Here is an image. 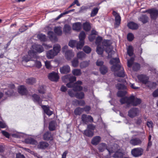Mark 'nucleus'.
<instances>
[{
  "label": "nucleus",
  "mask_w": 158,
  "mask_h": 158,
  "mask_svg": "<svg viewBox=\"0 0 158 158\" xmlns=\"http://www.w3.org/2000/svg\"><path fill=\"white\" fill-rule=\"evenodd\" d=\"M120 102L122 105L126 103L127 107H129L130 105L135 106L140 104L141 100L140 99L135 98L133 95H131L129 97H122L120 100Z\"/></svg>",
  "instance_id": "nucleus-1"
},
{
  "label": "nucleus",
  "mask_w": 158,
  "mask_h": 158,
  "mask_svg": "<svg viewBox=\"0 0 158 158\" xmlns=\"http://www.w3.org/2000/svg\"><path fill=\"white\" fill-rule=\"evenodd\" d=\"M61 47L60 45L56 44L53 47V50L48 51L46 53V56L48 59H52L56 56L60 52Z\"/></svg>",
  "instance_id": "nucleus-2"
},
{
  "label": "nucleus",
  "mask_w": 158,
  "mask_h": 158,
  "mask_svg": "<svg viewBox=\"0 0 158 158\" xmlns=\"http://www.w3.org/2000/svg\"><path fill=\"white\" fill-rule=\"evenodd\" d=\"M95 127L92 124H89L87 125V129L83 133L84 135L89 137H92L94 135V130Z\"/></svg>",
  "instance_id": "nucleus-3"
},
{
  "label": "nucleus",
  "mask_w": 158,
  "mask_h": 158,
  "mask_svg": "<svg viewBox=\"0 0 158 158\" xmlns=\"http://www.w3.org/2000/svg\"><path fill=\"white\" fill-rule=\"evenodd\" d=\"M112 14L115 18L114 27L115 28H118L121 23V16L119 13L115 11H113Z\"/></svg>",
  "instance_id": "nucleus-4"
},
{
  "label": "nucleus",
  "mask_w": 158,
  "mask_h": 158,
  "mask_svg": "<svg viewBox=\"0 0 158 158\" xmlns=\"http://www.w3.org/2000/svg\"><path fill=\"white\" fill-rule=\"evenodd\" d=\"M146 12L150 14L151 19L153 20H156L158 16V10L155 8L147 10Z\"/></svg>",
  "instance_id": "nucleus-5"
},
{
  "label": "nucleus",
  "mask_w": 158,
  "mask_h": 158,
  "mask_svg": "<svg viewBox=\"0 0 158 158\" xmlns=\"http://www.w3.org/2000/svg\"><path fill=\"white\" fill-rule=\"evenodd\" d=\"M81 120L83 123L85 124H87L89 123H92L93 122V118L91 116L85 114L82 115Z\"/></svg>",
  "instance_id": "nucleus-6"
},
{
  "label": "nucleus",
  "mask_w": 158,
  "mask_h": 158,
  "mask_svg": "<svg viewBox=\"0 0 158 158\" xmlns=\"http://www.w3.org/2000/svg\"><path fill=\"white\" fill-rule=\"evenodd\" d=\"M143 150L140 148H135L132 150L131 152L132 155L135 157L141 156L143 154Z\"/></svg>",
  "instance_id": "nucleus-7"
},
{
  "label": "nucleus",
  "mask_w": 158,
  "mask_h": 158,
  "mask_svg": "<svg viewBox=\"0 0 158 158\" xmlns=\"http://www.w3.org/2000/svg\"><path fill=\"white\" fill-rule=\"evenodd\" d=\"M137 78L139 82L144 84H146L148 82L149 77L146 75L140 74L137 76Z\"/></svg>",
  "instance_id": "nucleus-8"
},
{
  "label": "nucleus",
  "mask_w": 158,
  "mask_h": 158,
  "mask_svg": "<svg viewBox=\"0 0 158 158\" xmlns=\"http://www.w3.org/2000/svg\"><path fill=\"white\" fill-rule=\"evenodd\" d=\"M139 113V109L135 107H133L128 111V115L131 118H133L136 116Z\"/></svg>",
  "instance_id": "nucleus-9"
},
{
  "label": "nucleus",
  "mask_w": 158,
  "mask_h": 158,
  "mask_svg": "<svg viewBox=\"0 0 158 158\" xmlns=\"http://www.w3.org/2000/svg\"><path fill=\"white\" fill-rule=\"evenodd\" d=\"M48 77L51 81L55 82L57 81L59 78L58 73L54 72L49 73Z\"/></svg>",
  "instance_id": "nucleus-10"
},
{
  "label": "nucleus",
  "mask_w": 158,
  "mask_h": 158,
  "mask_svg": "<svg viewBox=\"0 0 158 158\" xmlns=\"http://www.w3.org/2000/svg\"><path fill=\"white\" fill-rule=\"evenodd\" d=\"M32 98L35 103H37L40 106H41L43 100L39 95L36 94H34L32 95Z\"/></svg>",
  "instance_id": "nucleus-11"
},
{
  "label": "nucleus",
  "mask_w": 158,
  "mask_h": 158,
  "mask_svg": "<svg viewBox=\"0 0 158 158\" xmlns=\"http://www.w3.org/2000/svg\"><path fill=\"white\" fill-rule=\"evenodd\" d=\"M62 79L64 82H66V80H68L70 82L73 83L76 81V77L73 76H70L69 75H67L63 77Z\"/></svg>",
  "instance_id": "nucleus-12"
},
{
  "label": "nucleus",
  "mask_w": 158,
  "mask_h": 158,
  "mask_svg": "<svg viewBox=\"0 0 158 158\" xmlns=\"http://www.w3.org/2000/svg\"><path fill=\"white\" fill-rule=\"evenodd\" d=\"M43 139L44 140H52L53 139V136L51 132L49 131H47L45 132L43 135Z\"/></svg>",
  "instance_id": "nucleus-13"
},
{
  "label": "nucleus",
  "mask_w": 158,
  "mask_h": 158,
  "mask_svg": "<svg viewBox=\"0 0 158 158\" xmlns=\"http://www.w3.org/2000/svg\"><path fill=\"white\" fill-rule=\"evenodd\" d=\"M33 49L36 51V52L39 53H40L44 51V48L42 46L35 44L32 45Z\"/></svg>",
  "instance_id": "nucleus-14"
},
{
  "label": "nucleus",
  "mask_w": 158,
  "mask_h": 158,
  "mask_svg": "<svg viewBox=\"0 0 158 158\" xmlns=\"http://www.w3.org/2000/svg\"><path fill=\"white\" fill-rule=\"evenodd\" d=\"M48 143L45 141H41L37 145L38 148L41 149H45L49 146Z\"/></svg>",
  "instance_id": "nucleus-15"
},
{
  "label": "nucleus",
  "mask_w": 158,
  "mask_h": 158,
  "mask_svg": "<svg viewBox=\"0 0 158 158\" xmlns=\"http://www.w3.org/2000/svg\"><path fill=\"white\" fill-rule=\"evenodd\" d=\"M60 70L61 73L66 74L70 72V68L69 66L66 65L60 67Z\"/></svg>",
  "instance_id": "nucleus-16"
},
{
  "label": "nucleus",
  "mask_w": 158,
  "mask_h": 158,
  "mask_svg": "<svg viewBox=\"0 0 158 158\" xmlns=\"http://www.w3.org/2000/svg\"><path fill=\"white\" fill-rule=\"evenodd\" d=\"M40 106L44 110V113L47 115L50 116L53 114V112L50 110L49 106H47L46 105H42V104Z\"/></svg>",
  "instance_id": "nucleus-17"
},
{
  "label": "nucleus",
  "mask_w": 158,
  "mask_h": 158,
  "mask_svg": "<svg viewBox=\"0 0 158 158\" xmlns=\"http://www.w3.org/2000/svg\"><path fill=\"white\" fill-rule=\"evenodd\" d=\"M130 143L134 146L137 145L141 144L142 141L139 138H135L131 139L130 141Z\"/></svg>",
  "instance_id": "nucleus-18"
},
{
  "label": "nucleus",
  "mask_w": 158,
  "mask_h": 158,
  "mask_svg": "<svg viewBox=\"0 0 158 158\" xmlns=\"http://www.w3.org/2000/svg\"><path fill=\"white\" fill-rule=\"evenodd\" d=\"M18 92L22 95H26L27 94V90L24 85H20L18 88Z\"/></svg>",
  "instance_id": "nucleus-19"
},
{
  "label": "nucleus",
  "mask_w": 158,
  "mask_h": 158,
  "mask_svg": "<svg viewBox=\"0 0 158 158\" xmlns=\"http://www.w3.org/2000/svg\"><path fill=\"white\" fill-rule=\"evenodd\" d=\"M127 26L129 29L132 30H136L139 27L138 24L133 22H131L129 23Z\"/></svg>",
  "instance_id": "nucleus-20"
},
{
  "label": "nucleus",
  "mask_w": 158,
  "mask_h": 158,
  "mask_svg": "<svg viewBox=\"0 0 158 158\" xmlns=\"http://www.w3.org/2000/svg\"><path fill=\"white\" fill-rule=\"evenodd\" d=\"M101 140V138L99 136H96L94 137L92 139L91 143L95 145H97Z\"/></svg>",
  "instance_id": "nucleus-21"
},
{
  "label": "nucleus",
  "mask_w": 158,
  "mask_h": 158,
  "mask_svg": "<svg viewBox=\"0 0 158 158\" xmlns=\"http://www.w3.org/2000/svg\"><path fill=\"white\" fill-rule=\"evenodd\" d=\"M26 143L32 145H36L37 143V141L32 138H28L25 139Z\"/></svg>",
  "instance_id": "nucleus-22"
},
{
  "label": "nucleus",
  "mask_w": 158,
  "mask_h": 158,
  "mask_svg": "<svg viewBox=\"0 0 158 158\" xmlns=\"http://www.w3.org/2000/svg\"><path fill=\"white\" fill-rule=\"evenodd\" d=\"M74 56V53L71 50H69L65 52V56L66 59L69 60Z\"/></svg>",
  "instance_id": "nucleus-23"
},
{
  "label": "nucleus",
  "mask_w": 158,
  "mask_h": 158,
  "mask_svg": "<svg viewBox=\"0 0 158 158\" xmlns=\"http://www.w3.org/2000/svg\"><path fill=\"white\" fill-rule=\"evenodd\" d=\"M122 68L120 65L118 64H115L112 66L111 70L112 71L115 72L120 70Z\"/></svg>",
  "instance_id": "nucleus-24"
},
{
  "label": "nucleus",
  "mask_w": 158,
  "mask_h": 158,
  "mask_svg": "<svg viewBox=\"0 0 158 158\" xmlns=\"http://www.w3.org/2000/svg\"><path fill=\"white\" fill-rule=\"evenodd\" d=\"M81 24L80 22H77L74 23L73 25V30L79 31L81 29Z\"/></svg>",
  "instance_id": "nucleus-25"
},
{
  "label": "nucleus",
  "mask_w": 158,
  "mask_h": 158,
  "mask_svg": "<svg viewBox=\"0 0 158 158\" xmlns=\"http://www.w3.org/2000/svg\"><path fill=\"white\" fill-rule=\"evenodd\" d=\"M48 128L50 131H54L56 129V123L54 121H52L49 123Z\"/></svg>",
  "instance_id": "nucleus-26"
},
{
  "label": "nucleus",
  "mask_w": 158,
  "mask_h": 158,
  "mask_svg": "<svg viewBox=\"0 0 158 158\" xmlns=\"http://www.w3.org/2000/svg\"><path fill=\"white\" fill-rule=\"evenodd\" d=\"M91 27L90 23L86 22L83 24V29L86 31H88L91 29Z\"/></svg>",
  "instance_id": "nucleus-27"
},
{
  "label": "nucleus",
  "mask_w": 158,
  "mask_h": 158,
  "mask_svg": "<svg viewBox=\"0 0 158 158\" xmlns=\"http://www.w3.org/2000/svg\"><path fill=\"white\" fill-rule=\"evenodd\" d=\"M148 17L146 15H143L139 17V20L143 24H145L148 22Z\"/></svg>",
  "instance_id": "nucleus-28"
},
{
  "label": "nucleus",
  "mask_w": 158,
  "mask_h": 158,
  "mask_svg": "<svg viewBox=\"0 0 158 158\" xmlns=\"http://www.w3.org/2000/svg\"><path fill=\"white\" fill-rule=\"evenodd\" d=\"M119 70L120 71L117 72L116 73L117 76L121 77H125V74L123 68H122Z\"/></svg>",
  "instance_id": "nucleus-29"
},
{
  "label": "nucleus",
  "mask_w": 158,
  "mask_h": 158,
  "mask_svg": "<svg viewBox=\"0 0 158 158\" xmlns=\"http://www.w3.org/2000/svg\"><path fill=\"white\" fill-rule=\"evenodd\" d=\"M99 71L102 74L105 75L108 72L107 67L105 65H102L100 67Z\"/></svg>",
  "instance_id": "nucleus-30"
},
{
  "label": "nucleus",
  "mask_w": 158,
  "mask_h": 158,
  "mask_svg": "<svg viewBox=\"0 0 158 158\" xmlns=\"http://www.w3.org/2000/svg\"><path fill=\"white\" fill-rule=\"evenodd\" d=\"M54 32L58 35H61L62 33L61 27H55L54 29Z\"/></svg>",
  "instance_id": "nucleus-31"
},
{
  "label": "nucleus",
  "mask_w": 158,
  "mask_h": 158,
  "mask_svg": "<svg viewBox=\"0 0 158 158\" xmlns=\"http://www.w3.org/2000/svg\"><path fill=\"white\" fill-rule=\"evenodd\" d=\"M37 37L42 42H45L47 40L46 35L42 34L40 33L38 34L37 35Z\"/></svg>",
  "instance_id": "nucleus-32"
},
{
  "label": "nucleus",
  "mask_w": 158,
  "mask_h": 158,
  "mask_svg": "<svg viewBox=\"0 0 158 158\" xmlns=\"http://www.w3.org/2000/svg\"><path fill=\"white\" fill-rule=\"evenodd\" d=\"M36 54V53L35 52L32 50H29L28 52V55L31 57V58L37 59V56Z\"/></svg>",
  "instance_id": "nucleus-33"
},
{
  "label": "nucleus",
  "mask_w": 158,
  "mask_h": 158,
  "mask_svg": "<svg viewBox=\"0 0 158 158\" xmlns=\"http://www.w3.org/2000/svg\"><path fill=\"white\" fill-rule=\"evenodd\" d=\"M36 81V79L33 77H30L27 79L26 80V83L29 85H31L35 83Z\"/></svg>",
  "instance_id": "nucleus-34"
},
{
  "label": "nucleus",
  "mask_w": 158,
  "mask_h": 158,
  "mask_svg": "<svg viewBox=\"0 0 158 158\" xmlns=\"http://www.w3.org/2000/svg\"><path fill=\"white\" fill-rule=\"evenodd\" d=\"M85 41H79L78 42L77 41V43L76 44V47L77 49H81L82 48L83 46L84 45Z\"/></svg>",
  "instance_id": "nucleus-35"
},
{
  "label": "nucleus",
  "mask_w": 158,
  "mask_h": 158,
  "mask_svg": "<svg viewBox=\"0 0 158 158\" xmlns=\"http://www.w3.org/2000/svg\"><path fill=\"white\" fill-rule=\"evenodd\" d=\"M72 73L74 75L76 76H80L82 73L81 70L78 69H73L72 71Z\"/></svg>",
  "instance_id": "nucleus-36"
},
{
  "label": "nucleus",
  "mask_w": 158,
  "mask_h": 158,
  "mask_svg": "<svg viewBox=\"0 0 158 158\" xmlns=\"http://www.w3.org/2000/svg\"><path fill=\"white\" fill-rule=\"evenodd\" d=\"M140 68V64L137 63H135L133 64L132 69L134 71H137L139 70Z\"/></svg>",
  "instance_id": "nucleus-37"
},
{
  "label": "nucleus",
  "mask_w": 158,
  "mask_h": 158,
  "mask_svg": "<svg viewBox=\"0 0 158 158\" xmlns=\"http://www.w3.org/2000/svg\"><path fill=\"white\" fill-rule=\"evenodd\" d=\"M133 48L132 46L130 45L127 49V53L130 56H132L133 54Z\"/></svg>",
  "instance_id": "nucleus-38"
},
{
  "label": "nucleus",
  "mask_w": 158,
  "mask_h": 158,
  "mask_svg": "<svg viewBox=\"0 0 158 158\" xmlns=\"http://www.w3.org/2000/svg\"><path fill=\"white\" fill-rule=\"evenodd\" d=\"M86 37V34L84 31H82L79 34V38L80 41H85L84 40Z\"/></svg>",
  "instance_id": "nucleus-39"
},
{
  "label": "nucleus",
  "mask_w": 158,
  "mask_h": 158,
  "mask_svg": "<svg viewBox=\"0 0 158 158\" xmlns=\"http://www.w3.org/2000/svg\"><path fill=\"white\" fill-rule=\"evenodd\" d=\"M84 93L83 92H80L76 93L75 97L78 99H82L84 98Z\"/></svg>",
  "instance_id": "nucleus-40"
},
{
  "label": "nucleus",
  "mask_w": 158,
  "mask_h": 158,
  "mask_svg": "<svg viewBox=\"0 0 158 158\" xmlns=\"http://www.w3.org/2000/svg\"><path fill=\"white\" fill-rule=\"evenodd\" d=\"M71 30V27L68 24L64 25L63 28V31L65 34L69 33Z\"/></svg>",
  "instance_id": "nucleus-41"
},
{
  "label": "nucleus",
  "mask_w": 158,
  "mask_h": 158,
  "mask_svg": "<svg viewBox=\"0 0 158 158\" xmlns=\"http://www.w3.org/2000/svg\"><path fill=\"white\" fill-rule=\"evenodd\" d=\"M83 112V109L80 107L76 108L74 111V113L76 115H80Z\"/></svg>",
  "instance_id": "nucleus-42"
},
{
  "label": "nucleus",
  "mask_w": 158,
  "mask_h": 158,
  "mask_svg": "<svg viewBox=\"0 0 158 158\" xmlns=\"http://www.w3.org/2000/svg\"><path fill=\"white\" fill-rule=\"evenodd\" d=\"M82 89L83 88L82 86L74 84L73 86V90L75 92L80 91L82 90Z\"/></svg>",
  "instance_id": "nucleus-43"
},
{
  "label": "nucleus",
  "mask_w": 158,
  "mask_h": 158,
  "mask_svg": "<svg viewBox=\"0 0 158 158\" xmlns=\"http://www.w3.org/2000/svg\"><path fill=\"white\" fill-rule=\"evenodd\" d=\"M126 91H118L117 94V96L119 97L122 98L124 96L127 94Z\"/></svg>",
  "instance_id": "nucleus-44"
},
{
  "label": "nucleus",
  "mask_w": 158,
  "mask_h": 158,
  "mask_svg": "<svg viewBox=\"0 0 158 158\" xmlns=\"http://www.w3.org/2000/svg\"><path fill=\"white\" fill-rule=\"evenodd\" d=\"M106 148V145L105 143H102L100 144L98 150L100 152H102Z\"/></svg>",
  "instance_id": "nucleus-45"
},
{
  "label": "nucleus",
  "mask_w": 158,
  "mask_h": 158,
  "mask_svg": "<svg viewBox=\"0 0 158 158\" xmlns=\"http://www.w3.org/2000/svg\"><path fill=\"white\" fill-rule=\"evenodd\" d=\"M99 10V8L97 7L94 8L91 12L90 16L93 17L95 16L98 13Z\"/></svg>",
  "instance_id": "nucleus-46"
},
{
  "label": "nucleus",
  "mask_w": 158,
  "mask_h": 158,
  "mask_svg": "<svg viewBox=\"0 0 158 158\" xmlns=\"http://www.w3.org/2000/svg\"><path fill=\"white\" fill-rule=\"evenodd\" d=\"M116 87L118 90H125L126 89L125 85L120 83H118L116 85Z\"/></svg>",
  "instance_id": "nucleus-47"
},
{
  "label": "nucleus",
  "mask_w": 158,
  "mask_h": 158,
  "mask_svg": "<svg viewBox=\"0 0 158 158\" xmlns=\"http://www.w3.org/2000/svg\"><path fill=\"white\" fill-rule=\"evenodd\" d=\"M147 84H148V87H149L150 89L155 88V87L157 85V84L156 82H151L150 81H149Z\"/></svg>",
  "instance_id": "nucleus-48"
},
{
  "label": "nucleus",
  "mask_w": 158,
  "mask_h": 158,
  "mask_svg": "<svg viewBox=\"0 0 158 158\" xmlns=\"http://www.w3.org/2000/svg\"><path fill=\"white\" fill-rule=\"evenodd\" d=\"M72 64L74 67H77L78 65V59L75 58L72 61Z\"/></svg>",
  "instance_id": "nucleus-49"
},
{
  "label": "nucleus",
  "mask_w": 158,
  "mask_h": 158,
  "mask_svg": "<svg viewBox=\"0 0 158 158\" xmlns=\"http://www.w3.org/2000/svg\"><path fill=\"white\" fill-rule=\"evenodd\" d=\"M120 62L119 59L118 58H115L111 59L110 61V63L111 64H114V63L118 64Z\"/></svg>",
  "instance_id": "nucleus-50"
},
{
  "label": "nucleus",
  "mask_w": 158,
  "mask_h": 158,
  "mask_svg": "<svg viewBox=\"0 0 158 158\" xmlns=\"http://www.w3.org/2000/svg\"><path fill=\"white\" fill-rule=\"evenodd\" d=\"M134 35L132 33H128L127 36V39L128 41H132L134 40Z\"/></svg>",
  "instance_id": "nucleus-51"
},
{
  "label": "nucleus",
  "mask_w": 158,
  "mask_h": 158,
  "mask_svg": "<svg viewBox=\"0 0 158 158\" xmlns=\"http://www.w3.org/2000/svg\"><path fill=\"white\" fill-rule=\"evenodd\" d=\"M86 54L83 52H81L77 53V56L78 59H81L86 56Z\"/></svg>",
  "instance_id": "nucleus-52"
},
{
  "label": "nucleus",
  "mask_w": 158,
  "mask_h": 158,
  "mask_svg": "<svg viewBox=\"0 0 158 158\" xmlns=\"http://www.w3.org/2000/svg\"><path fill=\"white\" fill-rule=\"evenodd\" d=\"M102 44L105 47H109L111 44L110 40H104L102 43Z\"/></svg>",
  "instance_id": "nucleus-53"
},
{
  "label": "nucleus",
  "mask_w": 158,
  "mask_h": 158,
  "mask_svg": "<svg viewBox=\"0 0 158 158\" xmlns=\"http://www.w3.org/2000/svg\"><path fill=\"white\" fill-rule=\"evenodd\" d=\"M83 50L86 53L88 54L90 52L91 50L90 47L88 46H85L84 47Z\"/></svg>",
  "instance_id": "nucleus-54"
},
{
  "label": "nucleus",
  "mask_w": 158,
  "mask_h": 158,
  "mask_svg": "<svg viewBox=\"0 0 158 158\" xmlns=\"http://www.w3.org/2000/svg\"><path fill=\"white\" fill-rule=\"evenodd\" d=\"M77 43V41L75 40H71L69 43V45L72 47L73 48L75 46H76V44Z\"/></svg>",
  "instance_id": "nucleus-55"
},
{
  "label": "nucleus",
  "mask_w": 158,
  "mask_h": 158,
  "mask_svg": "<svg viewBox=\"0 0 158 158\" xmlns=\"http://www.w3.org/2000/svg\"><path fill=\"white\" fill-rule=\"evenodd\" d=\"M31 58L28 55H26L23 57V61L27 62L31 60Z\"/></svg>",
  "instance_id": "nucleus-56"
},
{
  "label": "nucleus",
  "mask_w": 158,
  "mask_h": 158,
  "mask_svg": "<svg viewBox=\"0 0 158 158\" xmlns=\"http://www.w3.org/2000/svg\"><path fill=\"white\" fill-rule=\"evenodd\" d=\"M14 93V91L12 89H10L8 90L7 92H5V94L6 95L7 98V97H10L13 95Z\"/></svg>",
  "instance_id": "nucleus-57"
},
{
  "label": "nucleus",
  "mask_w": 158,
  "mask_h": 158,
  "mask_svg": "<svg viewBox=\"0 0 158 158\" xmlns=\"http://www.w3.org/2000/svg\"><path fill=\"white\" fill-rule=\"evenodd\" d=\"M89 64V63L88 62L85 61L81 63L80 66L81 68H85L87 67Z\"/></svg>",
  "instance_id": "nucleus-58"
},
{
  "label": "nucleus",
  "mask_w": 158,
  "mask_h": 158,
  "mask_svg": "<svg viewBox=\"0 0 158 158\" xmlns=\"http://www.w3.org/2000/svg\"><path fill=\"white\" fill-rule=\"evenodd\" d=\"M28 29L27 26L26 25H23L19 29V31L22 33L27 30Z\"/></svg>",
  "instance_id": "nucleus-59"
},
{
  "label": "nucleus",
  "mask_w": 158,
  "mask_h": 158,
  "mask_svg": "<svg viewBox=\"0 0 158 158\" xmlns=\"http://www.w3.org/2000/svg\"><path fill=\"white\" fill-rule=\"evenodd\" d=\"M103 50L101 47H97V52L98 54L100 55H102L103 54Z\"/></svg>",
  "instance_id": "nucleus-60"
},
{
  "label": "nucleus",
  "mask_w": 158,
  "mask_h": 158,
  "mask_svg": "<svg viewBox=\"0 0 158 158\" xmlns=\"http://www.w3.org/2000/svg\"><path fill=\"white\" fill-rule=\"evenodd\" d=\"M38 91L39 93L41 94H44L45 93V90L43 85H41L39 87Z\"/></svg>",
  "instance_id": "nucleus-61"
},
{
  "label": "nucleus",
  "mask_w": 158,
  "mask_h": 158,
  "mask_svg": "<svg viewBox=\"0 0 158 158\" xmlns=\"http://www.w3.org/2000/svg\"><path fill=\"white\" fill-rule=\"evenodd\" d=\"M73 90L71 89H69L68 91V94L71 97H75V94L73 93Z\"/></svg>",
  "instance_id": "nucleus-62"
},
{
  "label": "nucleus",
  "mask_w": 158,
  "mask_h": 158,
  "mask_svg": "<svg viewBox=\"0 0 158 158\" xmlns=\"http://www.w3.org/2000/svg\"><path fill=\"white\" fill-rule=\"evenodd\" d=\"M102 40V37L100 36H98L96 39L95 43L96 44H99L101 42Z\"/></svg>",
  "instance_id": "nucleus-63"
},
{
  "label": "nucleus",
  "mask_w": 158,
  "mask_h": 158,
  "mask_svg": "<svg viewBox=\"0 0 158 158\" xmlns=\"http://www.w3.org/2000/svg\"><path fill=\"white\" fill-rule=\"evenodd\" d=\"M48 35L49 36V38L50 39L52 40L53 39L54 33L52 31H49L48 32Z\"/></svg>",
  "instance_id": "nucleus-64"
}]
</instances>
